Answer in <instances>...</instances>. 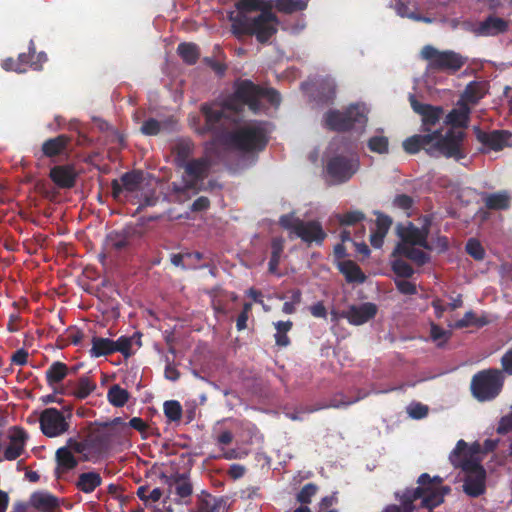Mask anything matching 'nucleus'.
<instances>
[{
	"label": "nucleus",
	"instance_id": "37998d69",
	"mask_svg": "<svg viewBox=\"0 0 512 512\" xmlns=\"http://www.w3.org/2000/svg\"><path fill=\"white\" fill-rule=\"evenodd\" d=\"M129 398V392L118 384H113L108 389L107 400L114 407L120 408L125 406Z\"/></svg>",
	"mask_w": 512,
	"mask_h": 512
},
{
	"label": "nucleus",
	"instance_id": "a18cd8bd",
	"mask_svg": "<svg viewBox=\"0 0 512 512\" xmlns=\"http://www.w3.org/2000/svg\"><path fill=\"white\" fill-rule=\"evenodd\" d=\"M485 206L491 210H505L510 206V197L506 192L488 194L484 198Z\"/></svg>",
	"mask_w": 512,
	"mask_h": 512
},
{
	"label": "nucleus",
	"instance_id": "4468645a",
	"mask_svg": "<svg viewBox=\"0 0 512 512\" xmlns=\"http://www.w3.org/2000/svg\"><path fill=\"white\" fill-rule=\"evenodd\" d=\"M359 169V161L354 157L336 155L326 164V173L333 184L349 181Z\"/></svg>",
	"mask_w": 512,
	"mask_h": 512
},
{
	"label": "nucleus",
	"instance_id": "20e7f679",
	"mask_svg": "<svg viewBox=\"0 0 512 512\" xmlns=\"http://www.w3.org/2000/svg\"><path fill=\"white\" fill-rule=\"evenodd\" d=\"M231 31L238 39L244 36H255L261 44H266L277 33L279 18L272 10L259 13L257 16L230 15Z\"/></svg>",
	"mask_w": 512,
	"mask_h": 512
},
{
	"label": "nucleus",
	"instance_id": "a211bd4d",
	"mask_svg": "<svg viewBox=\"0 0 512 512\" xmlns=\"http://www.w3.org/2000/svg\"><path fill=\"white\" fill-rule=\"evenodd\" d=\"M428 228H418L413 223L409 222L405 226H398V235L401 242L398 244H405L408 246H420L426 250L431 251L432 246L428 243Z\"/></svg>",
	"mask_w": 512,
	"mask_h": 512
},
{
	"label": "nucleus",
	"instance_id": "c03bdc74",
	"mask_svg": "<svg viewBox=\"0 0 512 512\" xmlns=\"http://www.w3.org/2000/svg\"><path fill=\"white\" fill-rule=\"evenodd\" d=\"M96 389V383L88 376H81L75 383L71 394L77 399L87 398Z\"/></svg>",
	"mask_w": 512,
	"mask_h": 512
},
{
	"label": "nucleus",
	"instance_id": "a19ab883",
	"mask_svg": "<svg viewBox=\"0 0 512 512\" xmlns=\"http://www.w3.org/2000/svg\"><path fill=\"white\" fill-rule=\"evenodd\" d=\"M114 353V340L103 337H93L90 355L92 357L108 356Z\"/></svg>",
	"mask_w": 512,
	"mask_h": 512
},
{
	"label": "nucleus",
	"instance_id": "393cba45",
	"mask_svg": "<svg viewBox=\"0 0 512 512\" xmlns=\"http://www.w3.org/2000/svg\"><path fill=\"white\" fill-rule=\"evenodd\" d=\"M29 504L38 512H56L60 508L59 498L43 490L33 492Z\"/></svg>",
	"mask_w": 512,
	"mask_h": 512
},
{
	"label": "nucleus",
	"instance_id": "4d7b16f0",
	"mask_svg": "<svg viewBox=\"0 0 512 512\" xmlns=\"http://www.w3.org/2000/svg\"><path fill=\"white\" fill-rule=\"evenodd\" d=\"M464 97L468 102L476 104L483 97L479 84L476 82L469 83L465 88Z\"/></svg>",
	"mask_w": 512,
	"mask_h": 512
},
{
	"label": "nucleus",
	"instance_id": "bf43d9fd",
	"mask_svg": "<svg viewBox=\"0 0 512 512\" xmlns=\"http://www.w3.org/2000/svg\"><path fill=\"white\" fill-rule=\"evenodd\" d=\"M364 218L365 215L361 211H350L339 215V222L341 225H354Z\"/></svg>",
	"mask_w": 512,
	"mask_h": 512
},
{
	"label": "nucleus",
	"instance_id": "2eb2a0df",
	"mask_svg": "<svg viewBox=\"0 0 512 512\" xmlns=\"http://www.w3.org/2000/svg\"><path fill=\"white\" fill-rule=\"evenodd\" d=\"M41 432L49 438L63 435L69 430L64 414L56 408L44 409L39 417Z\"/></svg>",
	"mask_w": 512,
	"mask_h": 512
},
{
	"label": "nucleus",
	"instance_id": "9b49d317",
	"mask_svg": "<svg viewBox=\"0 0 512 512\" xmlns=\"http://www.w3.org/2000/svg\"><path fill=\"white\" fill-rule=\"evenodd\" d=\"M325 126L337 132H346L356 125L364 126L367 122L365 108L358 104L350 105L345 111L329 110L324 116Z\"/></svg>",
	"mask_w": 512,
	"mask_h": 512
},
{
	"label": "nucleus",
	"instance_id": "423d86ee",
	"mask_svg": "<svg viewBox=\"0 0 512 512\" xmlns=\"http://www.w3.org/2000/svg\"><path fill=\"white\" fill-rule=\"evenodd\" d=\"M269 138L261 123H248L225 135V142L220 145L243 152L255 153L263 151Z\"/></svg>",
	"mask_w": 512,
	"mask_h": 512
},
{
	"label": "nucleus",
	"instance_id": "f257e3e1",
	"mask_svg": "<svg viewBox=\"0 0 512 512\" xmlns=\"http://www.w3.org/2000/svg\"><path fill=\"white\" fill-rule=\"evenodd\" d=\"M442 482L440 476L431 477L428 473H422L417 480L418 487L406 489L402 494L396 493L402 503L403 512H413L416 500H421L420 507L428 510L441 505L445 495L451 492V488L442 485Z\"/></svg>",
	"mask_w": 512,
	"mask_h": 512
},
{
	"label": "nucleus",
	"instance_id": "49530a36",
	"mask_svg": "<svg viewBox=\"0 0 512 512\" xmlns=\"http://www.w3.org/2000/svg\"><path fill=\"white\" fill-rule=\"evenodd\" d=\"M318 100L322 103H332L336 96V84L333 79L326 78L318 83Z\"/></svg>",
	"mask_w": 512,
	"mask_h": 512
},
{
	"label": "nucleus",
	"instance_id": "3c124183",
	"mask_svg": "<svg viewBox=\"0 0 512 512\" xmlns=\"http://www.w3.org/2000/svg\"><path fill=\"white\" fill-rule=\"evenodd\" d=\"M391 269L401 278H411L414 274V269L408 262L396 257L391 261Z\"/></svg>",
	"mask_w": 512,
	"mask_h": 512
},
{
	"label": "nucleus",
	"instance_id": "8fccbe9b",
	"mask_svg": "<svg viewBox=\"0 0 512 512\" xmlns=\"http://www.w3.org/2000/svg\"><path fill=\"white\" fill-rule=\"evenodd\" d=\"M164 415L169 422H178L181 420L183 409L179 401L168 400L163 404Z\"/></svg>",
	"mask_w": 512,
	"mask_h": 512
},
{
	"label": "nucleus",
	"instance_id": "f704fd0d",
	"mask_svg": "<svg viewBox=\"0 0 512 512\" xmlns=\"http://www.w3.org/2000/svg\"><path fill=\"white\" fill-rule=\"evenodd\" d=\"M235 6L236 15L249 16L251 12L273 10V0H239Z\"/></svg>",
	"mask_w": 512,
	"mask_h": 512
},
{
	"label": "nucleus",
	"instance_id": "680f3d73",
	"mask_svg": "<svg viewBox=\"0 0 512 512\" xmlns=\"http://www.w3.org/2000/svg\"><path fill=\"white\" fill-rule=\"evenodd\" d=\"M203 62L210 67L219 77L224 76L227 66L224 63L214 60L211 57H205Z\"/></svg>",
	"mask_w": 512,
	"mask_h": 512
},
{
	"label": "nucleus",
	"instance_id": "0e129e2a",
	"mask_svg": "<svg viewBox=\"0 0 512 512\" xmlns=\"http://www.w3.org/2000/svg\"><path fill=\"white\" fill-rule=\"evenodd\" d=\"M394 205L403 210H409L413 206V198L407 194H400L394 198Z\"/></svg>",
	"mask_w": 512,
	"mask_h": 512
},
{
	"label": "nucleus",
	"instance_id": "aec40b11",
	"mask_svg": "<svg viewBox=\"0 0 512 512\" xmlns=\"http://www.w3.org/2000/svg\"><path fill=\"white\" fill-rule=\"evenodd\" d=\"M377 310V306L374 303L366 302L361 305H351L347 310L341 311V315L351 325L359 326L373 319L377 314Z\"/></svg>",
	"mask_w": 512,
	"mask_h": 512
},
{
	"label": "nucleus",
	"instance_id": "2f4dec72",
	"mask_svg": "<svg viewBox=\"0 0 512 512\" xmlns=\"http://www.w3.org/2000/svg\"><path fill=\"white\" fill-rule=\"evenodd\" d=\"M68 375V366L60 361L53 362L45 372L47 384L53 388L55 393L63 394L56 386Z\"/></svg>",
	"mask_w": 512,
	"mask_h": 512
},
{
	"label": "nucleus",
	"instance_id": "052dcab7",
	"mask_svg": "<svg viewBox=\"0 0 512 512\" xmlns=\"http://www.w3.org/2000/svg\"><path fill=\"white\" fill-rule=\"evenodd\" d=\"M160 130H161V124L158 120H156L154 118L147 119L146 121L143 122V124L141 126V132L144 135H148V136L157 135V134H159Z\"/></svg>",
	"mask_w": 512,
	"mask_h": 512
},
{
	"label": "nucleus",
	"instance_id": "4c0bfd02",
	"mask_svg": "<svg viewBox=\"0 0 512 512\" xmlns=\"http://www.w3.org/2000/svg\"><path fill=\"white\" fill-rule=\"evenodd\" d=\"M309 0H273V8L283 14H293L307 9Z\"/></svg>",
	"mask_w": 512,
	"mask_h": 512
},
{
	"label": "nucleus",
	"instance_id": "b1692460",
	"mask_svg": "<svg viewBox=\"0 0 512 512\" xmlns=\"http://www.w3.org/2000/svg\"><path fill=\"white\" fill-rule=\"evenodd\" d=\"M51 181L61 189L73 188L76 184L77 172L73 165H55L50 169Z\"/></svg>",
	"mask_w": 512,
	"mask_h": 512
},
{
	"label": "nucleus",
	"instance_id": "c85d7f7f",
	"mask_svg": "<svg viewBox=\"0 0 512 512\" xmlns=\"http://www.w3.org/2000/svg\"><path fill=\"white\" fill-rule=\"evenodd\" d=\"M161 478L168 486H175L176 494L181 498L189 497L193 492L192 484L189 481L188 475L185 473L177 472L170 476L162 473Z\"/></svg>",
	"mask_w": 512,
	"mask_h": 512
},
{
	"label": "nucleus",
	"instance_id": "412c9836",
	"mask_svg": "<svg viewBox=\"0 0 512 512\" xmlns=\"http://www.w3.org/2000/svg\"><path fill=\"white\" fill-rule=\"evenodd\" d=\"M135 233L136 231L132 227L109 232L105 239L107 249L118 253L127 251L132 246Z\"/></svg>",
	"mask_w": 512,
	"mask_h": 512
},
{
	"label": "nucleus",
	"instance_id": "5701e85b",
	"mask_svg": "<svg viewBox=\"0 0 512 512\" xmlns=\"http://www.w3.org/2000/svg\"><path fill=\"white\" fill-rule=\"evenodd\" d=\"M477 140L484 146L499 151L509 145L511 133L506 130H493L491 132L482 131L479 127H474Z\"/></svg>",
	"mask_w": 512,
	"mask_h": 512
},
{
	"label": "nucleus",
	"instance_id": "bb28decb",
	"mask_svg": "<svg viewBox=\"0 0 512 512\" xmlns=\"http://www.w3.org/2000/svg\"><path fill=\"white\" fill-rule=\"evenodd\" d=\"M48 60L45 52H40L36 55V48L33 40H30L27 53H20L17 58L18 66L24 67L25 72L28 68L35 71H41L43 64Z\"/></svg>",
	"mask_w": 512,
	"mask_h": 512
},
{
	"label": "nucleus",
	"instance_id": "5fc2aeb1",
	"mask_svg": "<svg viewBox=\"0 0 512 512\" xmlns=\"http://www.w3.org/2000/svg\"><path fill=\"white\" fill-rule=\"evenodd\" d=\"M131 347V337L121 336L116 341H114V353L120 352L125 358H128L132 355Z\"/></svg>",
	"mask_w": 512,
	"mask_h": 512
},
{
	"label": "nucleus",
	"instance_id": "603ef678",
	"mask_svg": "<svg viewBox=\"0 0 512 512\" xmlns=\"http://www.w3.org/2000/svg\"><path fill=\"white\" fill-rule=\"evenodd\" d=\"M368 148L370 151L385 154L388 153L389 150V141L388 138L382 135L373 136L368 140Z\"/></svg>",
	"mask_w": 512,
	"mask_h": 512
},
{
	"label": "nucleus",
	"instance_id": "c756f323",
	"mask_svg": "<svg viewBox=\"0 0 512 512\" xmlns=\"http://www.w3.org/2000/svg\"><path fill=\"white\" fill-rule=\"evenodd\" d=\"M434 135L432 133L415 134L403 141V149L408 154H416L421 149L428 154V149L432 146Z\"/></svg>",
	"mask_w": 512,
	"mask_h": 512
},
{
	"label": "nucleus",
	"instance_id": "7ed1b4c3",
	"mask_svg": "<svg viewBox=\"0 0 512 512\" xmlns=\"http://www.w3.org/2000/svg\"><path fill=\"white\" fill-rule=\"evenodd\" d=\"M449 459L455 468H461L465 472L463 491L466 495L477 498L486 492L487 473L480 462L467 451V443L459 440L456 447L449 455Z\"/></svg>",
	"mask_w": 512,
	"mask_h": 512
},
{
	"label": "nucleus",
	"instance_id": "1a4fd4ad",
	"mask_svg": "<svg viewBox=\"0 0 512 512\" xmlns=\"http://www.w3.org/2000/svg\"><path fill=\"white\" fill-rule=\"evenodd\" d=\"M503 384L504 376L500 370H482L472 377L471 391L478 401H491L500 394Z\"/></svg>",
	"mask_w": 512,
	"mask_h": 512
},
{
	"label": "nucleus",
	"instance_id": "f8f14e48",
	"mask_svg": "<svg viewBox=\"0 0 512 512\" xmlns=\"http://www.w3.org/2000/svg\"><path fill=\"white\" fill-rule=\"evenodd\" d=\"M421 56L428 61L429 70L451 74L459 71L466 62V59L455 51H439L431 45H426L422 48Z\"/></svg>",
	"mask_w": 512,
	"mask_h": 512
},
{
	"label": "nucleus",
	"instance_id": "13d9d810",
	"mask_svg": "<svg viewBox=\"0 0 512 512\" xmlns=\"http://www.w3.org/2000/svg\"><path fill=\"white\" fill-rule=\"evenodd\" d=\"M317 489V486L313 483L305 484L297 494V501L302 504L310 503L312 497L316 494Z\"/></svg>",
	"mask_w": 512,
	"mask_h": 512
},
{
	"label": "nucleus",
	"instance_id": "cd10ccee",
	"mask_svg": "<svg viewBox=\"0 0 512 512\" xmlns=\"http://www.w3.org/2000/svg\"><path fill=\"white\" fill-rule=\"evenodd\" d=\"M9 439L10 443L4 450V458L12 461L17 459L23 453L27 434L23 429L14 427Z\"/></svg>",
	"mask_w": 512,
	"mask_h": 512
},
{
	"label": "nucleus",
	"instance_id": "58836bf2",
	"mask_svg": "<svg viewBox=\"0 0 512 512\" xmlns=\"http://www.w3.org/2000/svg\"><path fill=\"white\" fill-rule=\"evenodd\" d=\"M285 240L282 237H274L271 240V256L268 263V271L271 274H278V266L284 252Z\"/></svg>",
	"mask_w": 512,
	"mask_h": 512
},
{
	"label": "nucleus",
	"instance_id": "c9c22d12",
	"mask_svg": "<svg viewBox=\"0 0 512 512\" xmlns=\"http://www.w3.org/2000/svg\"><path fill=\"white\" fill-rule=\"evenodd\" d=\"M470 108L467 104H462L458 108L452 109L446 116L445 123L452 126L451 129L460 127L466 128L470 119Z\"/></svg>",
	"mask_w": 512,
	"mask_h": 512
},
{
	"label": "nucleus",
	"instance_id": "e433bc0d",
	"mask_svg": "<svg viewBox=\"0 0 512 512\" xmlns=\"http://www.w3.org/2000/svg\"><path fill=\"white\" fill-rule=\"evenodd\" d=\"M338 267L349 283H363L366 280L361 268L352 260H344L339 263Z\"/></svg>",
	"mask_w": 512,
	"mask_h": 512
},
{
	"label": "nucleus",
	"instance_id": "a878e982",
	"mask_svg": "<svg viewBox=\"0 0 512 512\" xmlns=\"http://www.w3.org/2000/svg\"><path fill=\"white\" fill-rule=\"evenodd\" d=\"M71 138L68 135L61 134L54 138H49L42 143L41 153L43 157L55 158L62 155H68L67 150Z\"/></svg>",
	"mask_w": 512,
	"mask_h": 512
},
{
	"label": "nucleus",
	"instance_id": "69168bd1",
	"mask_svg": "<svg viewBox=\"0 0 512 512\" xmlns=\"http://www.w3.org/2000/svg\"><path fill=\"white\" fill-rule=\"evenodd\" d=\"M398 291L404 295H414L417 293L416 285L407 280H400L396 282Z\"/></svg>",
	"mask_w": 512,
	"mask_h": 512
},
{
	"label": "nucleus",
	"instance_id": "e2e57ef3",
	"mask_svg": "<svg viewBox=\"0 0 512 512\" xmlns=\"http://www.w3.org/2000/svg\"><path fill=\"white\" fill-rule=\"evenodd\" d=\"M510 432H512V411L500 419L497 427L498 434L505 435Z\"/></svg>",
	"mask_w": 512,
	"mask_h": 512
},
{
	"label": "nucleus",
	"instance_id": "39448f33",
	"mask_svg": "<svg viewBox=\"0 0 512 512\" xmlns=\"http://www.w3.org/2000/svg\"><path fill=\"white\" fill-rule=\"evenodd\" d=\"M232 99L228 107L238 109L240 105H247L254 113L262 109L261 99L265 98L271 105L278 106L281 102L280 93L274 88H262L248 79H238L234 82Z\"/></svg>",
	"mask_w": 512,
	"mask_h": 512
},
{
	"label": "nucleus",
	"instance_id": "6e6552de",
	"mask_svg": "<svg viewBox=\"0 0 512 512\" xmlns=\"http://www.w3.org/2000/svg\"><path fill=\"white\" fill-rule=\"evenodd\" d=\"M111 442V436L103 429H95L83 440L69 438V445L80 455L82 461L95 462L107 454Z\"/></svg>",
	"mask_w": 512,
	"mask_h": 512
},
{
	"label": "nucleus",
	"instance_id": "09e8293b",
	"mask_svg": "<svg viewBox=\"0 0 512 512\" xmlns=\"http://www.w3.org/2000/svg\"><path fill=\"white\" fill-rule=\"evenodd\" d=\"M488 323L489 321L486 317H477L473 311H468L464 314L463 318L455 322L454 327L457 329L466 328L469 326L483 327Z\"/></svg>",
	"mask_w": 512,
	"mask_h": 512
},
{
	"label": "nucleus",
	"instance_id": "338daca9",
	"mask_svg": "<svg viewBox=\"0 0 512 512\" xmlns=\"http://www.w3.org/2000/svg\"><path fill=\"white\" fill-rule=\"evenodd\" d=\"M210 207V200L206 196H200L191 205L192 212L205 211Z\"/></svg>",
	"mask_w": 512,
	"mask_h": 512
},
{
	"label": "nucleus",
	"instance_id": "0eeeda50",
	"mask_svg": "<svg viewBox=\"0 0 512 512\" xmlns=\"http://www.w3.org/2000/svg\"><path fill=\"white\" fill-rule=\"evenodd\" d=\"M432 146L428 149V155L431 157L444 156L461 160L466 157L464 150V140L466 133L462 130L449 129L443 134V127L440 126L432 132Z\"/></svg>",
	"mask_w": 512,
	"mask_h": 512
},
{
	"label": "nucleus",
	"instance_id": "79ce46f5",
	"mask_svg": "<svg viewBox=\"0 0 512 512\" xmlns=\"http://www.w3.org/2000/svg\"><path fill=\"white\" fill-rule=\"evenodd\" d=\"M177 53L187 65L196 64L200 57L198 45L191 42L180 43L177 47Z\"/></svg>",
	"mask_w": 512,
	"mask_h": 512
},
{
	"label": "nucleus",
	"instance_id": "dca6fc26",
	"mask_svg": "<svg viewBox=\"0 0 512 512\" xmlns=\"http://www.w3.org/2000/svg\"><path fill=\"white\" fill-rule=\"evenodd\" d=\"M144 181V173L142 170H132L125 172L120 180L113 179L111 182V193L115 200L127 198L130 194L138 192Z\"/></svg>",
	"mask_w": 512,
	"mask_h": 512
},
{
	"label": "nucleus",
	"instance_id": "7c9ffc66",
	"mask_svg": "<svg viewBox=\"0 0 512 512\" xmlns=\"http://www.w3.org/2000/svg\"><path fill=\"white\" fill-rule=\"evenodd\" d=\"M404 256L413 261L418 266H423L430 261L428 253L405 244H397L392 252V257Z\"/></svg>",
	"mask_w": 512,
	"mask_h": 512
},
{
	"label": "nucleus",
	"instance_id": "864d4df0",
	"mask_svg": "<svg viewBox=\"0 0 512 512\" xmlns=\"http://www.w3.org/2000/svg\"><path fill=\"white\" fill-rule=\"evenodd\" d=\"M466 252L475 260L480 261L485 257V250L479 240L470 238L466 243Z\"/></svg>",
	"mask_w": 512,
	"mask_h": 512
},
{
	"label": "nucleus",
	"instance_id": "72a5a7b5",
	"mask_svg": "<svg viewBox=\"0 0 512 512\" xmlns=\"http://www.w3.org/2000/svg\"><path fill=\"white\" fill-rule=\"evenodd\" d=\"M195 143L191 139H180L173 147V154L175 164L178 168H181L188 163L190 157L194 154Z\"/></svg>",
	"mask_w": 512,
	"mask_h": 512
},
{
	"label": "nucleus",
	"instance_id": "6ab92c4d",
	"mask_svg": "<svg viewBox=\"0 0 512 512\" xmlns=\"http://www.w3.org/2000/svg\"><path fill=\"white\" fill-rule=\"evenodd\" d=\"M75 451L69 445V439L66 445L58 448L55 453L56 467L54 469V476L56 479H63L67 473L74 470L79 460L74 455Z\"/></svg>",
	"mask_w": 512,
	"mask_h": 512
},
{
	"label": "nucleus",
	"instance_id": "6e6d98bb",
	"mask_svg": "<svg viewBox=\"0 0 512 512\" xmlns=\"http://www.w3.org/2000/svg\"><path fill=\"white\" fill-rule=\"evenodd\" d=\"M430 336L433 341H440L438 346L441 347L444 343L448 341L451 336V332L443 329L437 324L432 323L430 328Z\"/></svg>",
	"mask_w": 512,
	"mask_h": 512
},
{
	"label": "nucleus",
	"instance_id": "ddd939ff",
	"mask_svg": "<svg viewBox=\"0 0 512 512\" xmlns=\"http://www.w3.org/2000/svg\"><path fill=\"white\" fill-rule=\"evenodd\" d=\"M215 144L216 143H206L204 147L205 154L203 156L192 158L181 167L188 178L183 190L195 189L198 183L203 182L209 176L213 165L211 154Z\"/></svg>",
	"mask_w": 512,
	"mask_h": 512
},
{
	"label": "nucleus",
	"instance_id": "4be33fe9",
	"mask_svg": "<svg viewBox=\"0 0 512 512\" xmlns=\"http://www.w3.org/2000/svg\"><path fill=\"white\" fill-rule=\"evenodd\" d=\"M509 29V21L496 15H489L483 21L473 27L472 32L477 36H497L504 34Z\"/></svg>",
	"mask_w": 512,
	"mask_h": 512
},
{
	"label": "nucleus",
	"instance_id": "ea45409f",
	"mask_svg": "<svg viewBox=\"0 0 512 512\" xmlns=\"http://www.w3.org/2000/svg\"><path fill=\"white\" fill-rule=\"evenodd\" d=\"M366 396V394L358 395L354 399H350L346 397L344 394L339 393L334 395L327 404L325 405H319L312 408H309L307 412L312 413L321 409L325 408H343L348 407L349 405L358 402L359 400L363 399Z\"/></svg>",
	"mask_w": 512,
	"mask_h": 512
},
{
	"label": "nucleus",
	"instance_id": "f03ea898",
	"mask_svg": "<svg viewBox=\"0 0 512 512\" xmlns=\"http://www.w3.org/2000/svg\"><path fill=\"white\" fill-rule=\"evenodd\" d=\"M232 99V94L221 103H203L200 106V112L204 117V125L196 128L199 135L211 134L215 141L225 142V135L230 133L228 130L231 123L236 124L239 120V114L243 111L244 105L238 109L228 107L227 103Z\"/></svg>",
	"mask_w": 512,
	"mask_h": 512
},
{
	"label": "nucleus",
	"instance_id": "9d476101",
	"mask_svg": "<svg viewBox=\"0 0 512 512\" xmlns=\"http://www.w3.org/2000/svg\"><path fill=\"white\" fill-rule=\"evenodd\" d=\"M279 223L307 244L314 242L321 245L327 236L321 223L316 220L304 221L293 214H285L280 217Z\"/></svg>",
	"mask_w": 512,
	"mask_h": 512
},
{
	"label": "nucleus",
	"instance_id": "de8ad7c7",
	"mask_svg": "<svg viewBox=\"0 0 512 512\" xmlns=\"http://www.w3.org/2000/svg\"><path fill=\"white\" fill-rule=\"evenodd\" d=\"M226 502L222 498L209 496L202 499L197 507V512H225Z\"/></svg>",
	"mask_w": 512,
	"mask_h": 512
},
{
	"label": "nucleus",
	"instance_id": "473e14b6",
	"mask_svg": "<svg viewBox=\"0 0 512 512\" xmlns=\"http://www.w3.org/2000/svg\"><path fill=\"white\" fill-rule=\"evenodd\" d=\"M103 479L96 471L83 472L79 474L75 487L78 491L90 494L102 485Z\"/></svg>",
	"mask_w": 512,
	"mask_h": 512
},
{
	"label": "nucleus",
	"instance_id": "774afa93",
	"mask_svg": "<svg viewBox=\"0 0 512 512\" xmlns=\"http://www.w3.org/2000/svg\"><path fill=\"white\" fill-rule=\"evenodd\" d=\"M502 369L508 375H512V349H509L501 358Z\"/></svg>",
	"mask_w": 512,
	"mask_h": 512
},
{
	"label": "nucleus",
	"instance_id": "f3484780",
	"mask_svg": "<svg viewBox=\"0 0 512 512\" xmlns=\"http://www.w3.org/2000/svg\"><path fill=\"white\" fill-rule=\"evenodd\" d=\"M410 104L413 111L421 116V132L432 133L439 128L436 126L439 125L444 114V109L441 106L420 103L414 96L410 97Z\"/></svg>",
	"mask_w": 512,
	"mask_h": 512
}]
</instances>
